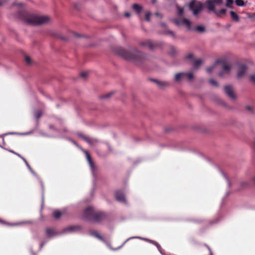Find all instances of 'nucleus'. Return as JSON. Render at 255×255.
<instances>
[{"label": "nucleus", "instance_id": "28", "mask_svg": "<svg viewBox=\"0 0 255 255\" xmlns=\"http://www.w3.org/2000/svg\"><path fill=\"white\" fill-rule=\"evenodd\" d=\"M78 136L81 138L82 139H83V140H84L85 141V138H88V137H87L86 136H85L83 134H82V133H78L77 134Z\"/></svg>", "mask_w": 255, "mask_h": 255}, {"label": "nucleus", "instance_id": "12", "mask_svg": "<svg viewBox=\"0 0 255 255\" xmlns=\"http://www.w3.org/2000/svg\"><path fill=\"white\" fill-rule=\"evenodd\" d=\"M83 151L86 154V158H87L88 163L90 166L91 170L92 171H93L94 170L95 166H94L93 162L92 161V159L91 158V157H90L89 154L88 153V151H86V150H83Z\"/></svg>", "mask_w": 255, "mask_h": 255}, {"label": "nucleus", "instance_id": "10", "mask_svg": "<svg viewBox=\"0 0 255 255\" xmlns=\"http://www.w3.org/2000/svg\"><path fill=\"white\" fill-rule=\"evenodd\" d=\"M80 227L79 226H70L65 228L63 230V233H74L76 232H78L80 230Z\"/></svg>", "mask_w": 255, "mask_h": 255}, {"label": "nucleus", "instance_id": "3", "mask_svg": "<svg viewBox=\"0 0 255 255\" xmlns=\"http://www.w3.org/2000/svg\"><path fill=\"white\" fill-rule=\"evenodd\" d=\"M119 53L125 59L134 62L140 60L143 56L142 53L136 48H133L130 51L121 49Z\"/></svg>", "mask_w": 255, "mask_h": 255}, {"label": "nucleus", "instance_id": "21", "mask_svg": "<svg viewBox=\"0 0 255 255\" xmlns=\"http://www.w3.org/2000/svg\"><path fill=\"white\" fill-rule=\"evenodd\" d=\"M62 215V213L59 211H55L53 213L54 217L56 219H59Z\"/></svg>", "mask_w": 255, "mask_h": 255}, {"label": "nucleus", "instance_id": "23", "mask_svg": "<svg viewBox=\"0 0 255 255\" xmlns=\"http://www.w3.org/2000/svg\"><path fill=\"white\" fill-rule=\"evenodd\" d=\"M46 234L49 236H51L54 234V231L51 229H48L46 231Z\"/></svg>", "mask_w": 255, "mask_h": 255}, {"label": "nucleus", "instance_id": "13", "mask_svg": "<svg viewBox=\"0 0 255 255\" xmlns=\"http://www.w3.org/2000/svg\"><path fill=\"white\" fill-rule=\"evenodd\" d=\"M207 7L209 11L214 12L215 9V3L213 0H208L207 2Z\"/></svg>", "mask_w": 255, "mask_h": 255}, {"label": "nucleus", "instance_id": "40", "mask_svg": "<svg viewBox=\"0 0 255 255\" xmlns=\"http://www.w3.org/2000/svg\"><path fill=\"white\" fill-rule=\"evenodd\" d=\"M94 235L95 237H96L100 239H102V238L97 233H94Z\"/></svg>", "mask_w": 255, "mask_h": 255}, {"label": "nucleus", "instance_id": "46", "mask_svg": "<svg viewBox=\"0 0 255 255\" xmlns=\"http://www.w3.org/2000/svg\"><path fill=\"white\" fill-rule=\"evenodd\" d=\"M17 5H20V6H22V5H23V4H22V3H18L17 4Z\"/></svg>", "mask_w": 255, "mask_h": 255}, {"label": "nucleus", "instance_id": "22", "mask_svg": "<svg viewBox=\"0 0 255 255\" xmlns=\"http://www.w3.org/2000/svg\"><path fill=\"white\" fill-rule=\"evenodd\" d=\"M185 77L186 76L188 80H192L193 79V74L191 72L185 73Z\"/></svg>", "mask_w": 255, "mask_h": 255}, {"label": "nucleus", "instance_id": "35", "mask_svg": "<svg viewBox=\"0 0 255 255\" xmlns=\"http://www.w3.org/2000/svg\"><path fill=\"white\" fill-rule=\"evenodd\" d=\"M88 72H86V71L82 72L81 73L80 76L82 77H85L88 75Z\"/></svg>", "mask_w": 255, "mask_h": 255}, {"label": "nucleus", "instance_id": "25", "mask_svg": "<svg viewBox=\"0 0 255 255\" xmlns=\"http://www.w3.org/2000/svg\"><path fill=\"white\" fill-rule=\"evenodd\" d=\"M233 3V0H227L226 5L227 7H231Z\"/></svg>", "mask_w": 255, "mask_h": 255}, {"label": "nucleus", "instance_id": "9", "mask_svg": "<svg viewBox=\"0 0 255 255\" xmlns=\"http://www.w3.org/2000/svg\"><path fill=\"white\" fill-rule=\"evenodd\" d=\"M174 22L177 25H185L189 29L191 28L190 21L186 18H184L182 20H175Z\"/></svg>", "mask_w": 255, "mask_h": 255}, {"label": "nucleus", "instance_id": "32", "mask_svg": "<svg viewBox=\"0 0 255 255\" xmlns=\"http://www.w3.org/2000/svg\"><path fill=\"white\" fill-rule=\"evenodd\" d=\"M151 13L150 12H147L145 14V19L147 21H149L150 15Z\"/></svg>", "mask_w": 255, "mask_h": 255}, {"label": "nucleus", "instance_id": "42", "mask_svg": "<svg viewBox=\"0 0 255 255\" xmlns=\"http://www.w3.org/2000/svg\"><path fill=\"white\" fill-rule=\"evenodd\" d=\"M155 15H156L157 16H159L160 17H161V16L160 14H159V13H155Z\"/></svg>", "mask_w": 255, "mask_h": 255}, {"label": "nucleus", "instance_id": "30", "mask_svg": "<svg viewBox=\"0 0 255 255\" xmlns=\"http://www.w3.org/2000/svg\"><path fill=\"white\" fill-rule=\"evenodd\" d=\"M196 29L199 32H202L204 30V27L203 26H198L196 27Z\"/></svg>", "mask_w": 255, "mask_h": 255}, {"label": "nucleus", "instance_id": "1", "mask_svg": "<svg viewBox=\"0 0 255 255\" xmlns=\"http://www.w3.org/2000/svg\"><path fill=\"white\" fill-rule=\"evenodd\" d=\"M24 20L27 23L32 25L45 24L51 21V19L48 16L33 14L26 15L24 17Z\"/></svg>", "mask_w": 255, "mask_h": 255}, {"label": "nucleus", "instance_id": "7", "mask_svg": "<svg viewBox=\"0 0 255 255\" xmlns=\"http://www.w3.org/2000/svg\"><path fill=\"white\" fill-rule=\"evenodd\" d=\"M186 58L187 59H190L191 60L194 69L198 68L202 63V61L200 59H195L194 58L193 55L192 53H190L187 55Z\"/></svg>", "mask_w": 255, "mask_h": 255}, {"label": "nucleus", "instance_id": "36", "mask_svg": "<svg viewBox=\"0 0 255 255\" xmlns=\"http://www.w3.org/2000/svg\"><path fill=\"white\" fill-rule=\"evenodd\" d=\"M113 94V93H110L108 94H106L103 96V98H109Z\"/></svg>", "mask_w": 255, "mask_h": 255}, {"label": "nucleus", "instance_id": "38", "mask_svg": "<svg viewBox=\"0 0 255 255\" xmlns=\"http://www.w3.org/2000/svg\"><path fill=\"white\" fill-rule=\"evenodd\" d=\"M150 243H154L158 248V249L159 250L160 249V246L157 243L154 242V241L148 240Z\"/></svg>", "mask_w": 255, "mask_h": 255}, {"label": "nucleus", "instance_id": "26", "mask_svg": "<svg viewBox=\"0 0 255 255\" xmlns=\"http://www.w3.org/2000/svg\"><path fill=\"white\" fill-rule=\"evenodd\" d=\"M178 14L180 15L182 14L184 11V8L179 6L177 7Z\"/></svg>", "mask_w": 255, "mask_h": 255}, {"label": "nucleus", "instance_id": "27", "mask_svg": "<svg viewBox=\"0 0 255 255\" xmlns=\"http://www.w3.org/2000/svg\"><path fill=\"white\" fill-rule=\"evenodd\" d=\"M25 61L27 64H30L31 63V60L28 56H25Z\"/></svg>", "mask_w": 255, "mask_h": 255}, {"label": "nucleus", "instance_id": "5", "mask_svg": "<svg viewBox=\"0 0 255 255\" xmlns=\"http://www.w3.org/2000/svg\"><path fill=\"white\" fill-rule=\"evenodd\" d=\"M190 8L194 15H197L203 8L202 3L200 1H193L189 4Z\"/></svg>", "mask_w": 255, "mask_h": 255}, {"label": "nucleus", "instance_id": "45", "mask_svg": "<svg viewBox=\"0 0 255 255\" xmlns=\"http://www.w3.org/2000/svg\"><path fill=\"white\" fill-rule=\"evenodd\" d=\"M156 1V0H151V2L152 3H155Z\"/></svg>", "mask_w": 255, "mask_h": 255}, {"label": "nucleus", "instance_id": "41", "mask_svg": "<svg viewBox=\"0 0 255 255\" xmlns=\"http://www.w3.org/2000/svg\"><path fill=\"white\" fill-rule=\"evenodd\" d=\"M169 33L173 36L175 35L173 31H170Z\"/></svg>", "mask_w": 255, "mask_h": 255}, {"label": "nucleus", "instance_id": "47", "mask_svg": "<svg viewBox=\"0 0 255 255\" xmlns=\"http://www.w3.org/2000/svg\"><path fill=\"white\" fill-rule=\"evenodd\" d=\"M37 118H39L40 117V115H36Z\"/></svg>", "mask_w": 255, "mask_h": 255}, {"label": "nucleus", "instance_id": "8", "mask_svg": "<svg viewBox=\"0 0 255 255\" xmlns=\"http://www.w3.org/2000/svg\"><path fill=\"white\" fill-rule=\"evenodd\" d=\"M247 67L245 65H239L237 70V78H241L244 75H245V73L247 72Z\"/></svg>", "mask_w": 255, "mask_h": 255}, {"label": "nucleus", "instance_id": "2", "mask_svg": "<svg viewBox=\"0 0 255 255\" xmlns=\"http://www.w3.org/2000/svg\"><path fill=\"white\" fill-rule=\"evenodd\" d=\"M222 69V71L219 73V76L224 77L226 75H229L232 69V66L230 64L227 63H222L221 62L217 61L212 66L207 68V71L211 73L215 69Z\"/></svg>", "mask_w": 255, "mask_h": 255}, {"label": "nucleus", "instance_id": "17", "mask_svg": "<svg viewBox=\"0 0 255 255\" xmlns=\"http://www.w3.org/2000/svg\"><path fill=\"white\" fill-rule=\"evenodd\" d=\"M140 45L143 47H147L149 48H153V44L150 40H146L140 43Z\"/></svg>", "mask_w": 255, "mask_h": 255}, {"label": "nucleus", "instance_id": "29", "mask_svg": "<svg viewBox=\"0 0 255 255\" xmlns=\"http://www.w3.org/2000/svg\"><path fill=\"white\" fill-rule=\"evenodd\" d=\"M78 136L81 138L82 139H83V140H84L85 141V138H88V137H87L86 136H85L83 134H82V133H78L77 134Z\"/></svg>", "mask_w": 255, "mask_h": 255}, {"label": "nucleus", "instance_id": "33", "mask_svg": "<svg viewBox=\"0 0 255 255\" xmlns=\"http://www.w3.org/2000/svg\"><path fill=\"white\" fill-rule=\"evenodd\" d=\"M250 80L255 83V74L252 75L250 76Z\"/></svg>", "mask_w": 255, "mask_h": 255}, {"label": "nucleus", "instance_id": "39", "mask_svg": "<svg viewBox=\"0 0 255 255\" xmlns=\"http://www.w3.org/2000/svg\"><path fill=\"white\" fill-rule=\"evenodd\" d=\"M22 158L23 159V160L24 161V162H25V163H26V164L27 166V167H28V168L31 170V169L30 167L29 166V165H28V164L27 163V161L25 160V159H24V158Z\"/></svg>", "mask_w": 255, "mask_h": 255}, {"label": "nucleus", "instance_id": "44", "mask_svg": "<svg viewBox=\"0 0 255 255\" xmlns=\"http://www.w3.org/2000/svg\"><path fill=\"white\" fill-rule=\"evenodd\" d=\"M7 224L10 225V224ZM19 224H20L19 223H15V224H10V225H18Z\"/></svg>", "mask_w": 255, "mask_h": 255}, {"label": "nucleus", "instance_id": "48", "mask_svg": "<svg viewBox=\"0 0 255 255\" xmlns=\"http://www.w3.org/2000/svg\"><path fill=\"white\" fill-rule=\"evenodd\" d=\"M253 180H254V182L255 183V177L253 178Z\"/></svg>", "mask_w": 255, "mask_h": 255}, {"label": "nucleus", "instance_id": "20", "mask_svg": "<svg viewBox=\"0 0 255 255\" xmlns=\"http://www.w3.org/2000/svg\"><path fill=\"white\" fill-rule=\"evenodd\" d=\"M132 8L138 13H140L142 10L141 6L137 4H133Z\"/></svg>", "mask_w": 255, "mask_h": 255}, {"label": "nucleus", "instance_id": "24", "mask_svg": "<svg viewBox=\"0 0 255 255\" xmlns=\"http://www.w3.org/2000/svg\"><path fill=\"white\" fill-rule=\"evenodd\" d=\"M235 2L238 6H243L244 5V2L243 0H236Z\"/></svg>", "mask_w": 255, "mask_h": 255}, {"label": "nucleus", "instance_id": "34", "mask_svg": "<svg viewBox=\"0 0 255 255\" xmlns=\"http://www.w3.org/2000/svg\"><path fill=\"white\" fill-rule=\"evenodd\" d=\"M213 1L215 3H217L218 4H221L223 3V0H213Z\"/></svg>", "mask_w": 255, "mask_h": 255}, {"label": "nucleus", "instance_id": "14", "mask_svg": "<svg viewBox=\"0 0 255 255\" xmlns=\"http://www.w3.org/2000/svg\"><path fill=\"white\" fill-rule=\"evenodd\" d=\"M85 141L89 143V144L93 146L96 144L98 142H99V140L95 138H85Z\"/></svg>", "mask_w": 255, "mask_h": 255}, {"label": "nucleus", "instance_id": "11", "mask_svg": "<svg viewBox=\"0 0 255 255\" xmlns=\"http://www.w3.org/2000/svg\"><path fill=\"white\" fill-rule=\"evenodd\" d=\"M116 198L119 202H126V198L124 194L121 191H118L116 193Z\"/></svg>", "mask_w": 255, "mask_h": 255}, {"label": "nucleus", "instance_id": "4", "mask_svg": "<svg viewBox=\"0 0 255 255\" xmlns=\"http://www.w3.org/2000/svg\"><path fill=\"white\" fill-rule=\"evenodd\" d=\"M84 216L86 218H90L93 217L95 221H100L105 217V215L103 213H96L95 214L93 211V209L91 207H88L84 211Z\"/></svg>", "mask_w": 255, "mask_h": 255}, {"label": "nucleus", "instance_id": "16", "mask_svg": "<svg viewBox=\"0 0 255 255\" xmlns=\"http://www.w3.org/2000/svg\"><path fill=\"white\" fill-rule=\"evenodd\" d=\"M153 81L159 87L164 88L168 86V83L165 81H159L158 80H153Z\"/></svg>", "mask_w": 255, "mask_h": 255}, {"label": "nucleus", "instance_id": "15", "mask_svg": "<svg viewBox=\"0 0 255 255\" xmlns=\"http://www.w3.org/2000/svg\"><path fill=\"white\" fill-rule=\"evenodd\" d=\"M185 77V72L177 73L175 75L174 80L176 82H180Z\"/></svg>", "mask_w": 255, "mask_h": 255}, {"label": "nucleus", "instance_id": "37", "mask_svg": "<svg viewBox=\"0 0 255 255\" xmlns=\"http://www.w3.org/2000/svg\"><path fill=\"white\" fill-rule=\"evenodd\" d=\"M246 109H247L248 111H250V112H252V111H253V108L252 107L249 106H246Z\"/></svg>", "mask_w": 255, "mask_h": 255}, {"label": "nucleus", "instance_id": "6", "mask_svg": "<svg viewBox=\"0 0 255 255\" xmlns=\"http://www.w3.org/2000/svg\"><path fill=\"white\" fill-rule=\"evenodd\" d=\"M224 91L227 96L232 100H235L237 98L234 88L230 85H226L224 87Z\"/></svg>", "mask_w": 255, "mask_h": 255}, {"label": "nucleus", "instance_id": "31", "mask_svg": "<svg viewBox=\"0 0 255 255\" xmlns=\"http://www.w3.org/2000/svg\"><path fill=\"white\" fill-rule=\"evenodd\" d=\"M209 83L213 86H217V82L214 80L213 79H210L209 80Z\"/></svg>", "mask_w": 255, "mask_h": 255}, {"label": "nucleus", "instance_id": "19", "mask_svg": "<svg viewBox=\"0 0 255 255\" xmlns=\"http://www.w3.org/2000/svg\"><path fill=\"white\" fill-rule=\"evenodd\" d=\"M231 16L232 19L235 21H238L239 20V17L238 15L234 11H231L230 12Z\"/></svg>", "mask_w": 255, "mask_h": 255}, {"label": "nucleus", "instance_id": "18", "mask_svg": "<svg viewBox=\"0 0 255 255\" xmlns=\"http://www.w3.org/2000/svg\"><path fill=\"white\" fill-rule=\"evenodd\" d=\"M226 9L224 8L221 9L220 10L216 9L214 11V13L217 16H221L222 15H225L226 13Z\"/></svg>", "mask_w": 255, "mask_h": 255}, {"label": "nucleus", "instance_id": "43", "mask_svg": "<svg viewBox=\"0 0 255 255\" xmlns=\"http://www.w3.org/2000/svg\"><path fill=\"white\" fill-rule=\"evenodd\" d=\"M125 15L127 17H129L130 16V14L129 13H126Z\"/></svg>", "mask_w": 255, "mask_h": 255}]
</instances>
